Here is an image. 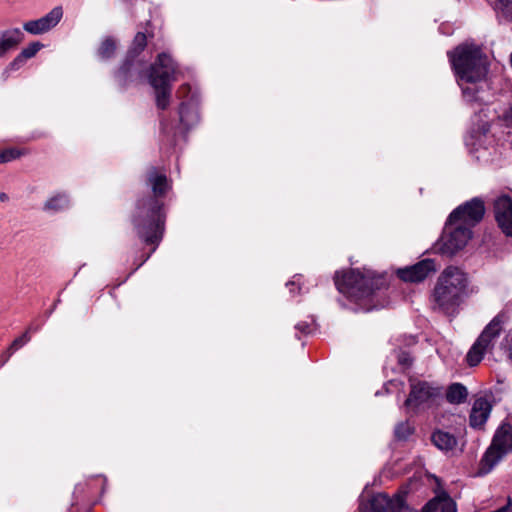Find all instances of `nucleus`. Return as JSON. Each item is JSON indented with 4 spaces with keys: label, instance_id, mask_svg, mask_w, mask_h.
Here are the masks:
<instances>
[{
    "label": "nucleus",
    "instance_id": "obj_1",
    "mask_svg": "<svg viewBox=\"0 0 512 512\" xmlns=\"http://www.w3.org/2000/svg\"><path fill=\"white\" fill-rule=\"evenodd\" d=\"M147 185L151 188L153 196L138 201L133 223L137 234L148 244H158L162 238L165 215L162 212L163 197L170 189V183L165 172L155 167L147 171Z\"/></svg>",
    "mask_w": 512,
    "mask_h": 512
},
{
    "label": "nucleus",
    "instance_id": "obj_2",
    "mask_svg": "<svg viewBox=\"0 0 512 512\" xmlns=\"http://www.w3.org/2000/svg\"><path fill=\"white\" fill-rule=\"evenodd\" d=\"M448 56L464 97L469 101L474 100L475 89L469 84L476 85L485 79L488 71L486 56L479 47L468 44L458 46Z\"/></svg>",
    "mask_w": 512,
    "mask_h": 512
},
{
    "label": "nucleus",
    "instance_id": "obj_3",
    "mask_svg": "<svg viewBox=\"0 0 512 512\" xmlns=\"http://www.w3.org/2000/svg\"><path fill=\"white\" fill-rule=\"evenodd\" d=\"M468 277L460 268L449 266L437 279L431 301L435 311L454 314L467 295Z\"/></svg>",
    "mask_w": 512,
    "mask_h": 512
},
{
    "label": "nucleus",
    "instance_id": "obj_4",
    "mask_svg": "<svg viewBox=\"0 0 512 512\" xmlns=\"http://www.w3.org/2000/svg\"><path fill=\"white\" fill-rule=\"evenodd\" d=\"M335 285L340 293L346 295L359 304L362 310L371 311L377 306L374 304V275L371 271L362 273L350 270L342 275H335Z\"/></svg>",
    "mask_w": 512,
    "mask_h": 512
},
{
    "label": "nucleus",
    "instance_id": "obj_5",
    "mask_svg": "<svg viewBox=\"0 0 512 512\" xmlns=\"http://www.w3.org/2000/svg\"><path fill=\"white\" fill-rule=\"evenodd\" d=\"M180 71L177 65L167 53L158 55L154 64L150 66L148 79L155 89L156 104L160 109H166L169 105L171 84L176 81Z\"/></svg>",
    "mask_w": 512,
    "mask_h": 512
},
{
    "label": "nucleus",
    "instance_id": "obj_6",
    "mask_svg": "<svg viewBox=\"0 0 512 512\" xmlns=\"http://www.w3.org/2000/svg\"><path fill=\"white\" fill-rule=\"evenodd\" d=\"M504 324L505 316L498 314L485 326L466 355V361L470 367L477 366L485 354L492 351L504 329Z\"/></svg>",
    "mask_w": 512,
    "mask_h": 512
},
{
    "label": "nucleus",
    "instance_id": "obj_7",
    "mask_svg": "<svg viewBox=\"0 0 512 512\" xmlns=\"http://www.w3.org/2000/svg\"><path fill=\"white\" fill-rule=\"evenodd\" d=\"M510 451H512V422L505 420L497 429L490 447L480 462L479 473H489L501 458Z\"/></svg>",
    "mask_w": 512,
    "mask_h": 512
},
{
    "label": "nucleus",
    "instance_id": "obj_8",
    "mask_svg": "<svg viewBox=\"0 0 512 512\" xmlns=\"http://www.w3.org/2000/svg\"><path fill=\"white\" fill-rule=\"evenodd\" d=\"M472 231L449 217L440 239L436 243V250L447 256H452L462 250L471 239Z\"/></svg>",
    "mask_w": 512,
    "mask_h": 512
},
{
    "label": "nucleus",
    "instance_id": "obj_9",
    "mask_svg": "<svg viewBox=\"0 0 512 512\" xmlns=\"http://www.w3.org/2000/svg\"><path fill=\"white\" fill-rule=\"evenodd\" d=\"M410 393L404 405L409 410L429 404L441 395V388L427 381L410 380Z\"/></svg>",
    "mask_w": 512,
    "mask_h": 512
},
{
    "label": "nucleus",
    "instance_id": "obj_10",
    "mask_svg": "<svg viewBox=\"0 0 512 512\" xmlns=\"http://www.w3.org/2000/svg\"><path fill=\"white\" fill-rule=\"evenodd\" d=\"M485 213L484 203L479 198H474L456 208L451 214L452 221H457L463 226H468L471 230L478 224Z\"/></svg>",
    "mask_w": 512,
    "mask_h": 512
},
{
    "label": "nucleus",
    "instance_id": "obj_11",
    "mask_svg": "<svg viewBox=\"0 0 512 512\" xmlns=\"http://www.w3.org/2000/svg\"><path fill=\"white\" fill-rule=\"evenodd\" d=\"M362 512H410L401 496L390 499L386 494L375 495Z\"/></svg>",
    "mask_w": 512,
    "mask_h": 512
},
{
    "label": "nucleus",
    "instance_id": "obj_12",
    "mask_svg": "<svg viewBox=\"0 0 512 512\" xmlns=\"http://www.w3.org/2000/svg\"><path fill=\"white\" fill-rule=\"evenodd\" d=\"M435 271L436 266L434 261L425 259L410 267L399 269L397 275L405 282L417 283L423 281Z\"/></svg>",
    "mask_w": 512,
    "mask_h": 512
},
{
    "label": "nucleus",
    "instance_id": "obj_13",
    "mask_svg": "<svg viewBox=\"0 0 512 512\" xmlns=\"http://www.w3.org/2000/svg\"><path fill=\"white\" fill-rule=\"evenodd\" d=\"M494 211L503 233L512 237V199L507 195H501L495 200Z\"/></svg>",
    "mask_w": 512,
    "mask_h": 512
},
{
    "label": "nucleus",
    "instance_id": "obj_14",
    "mask_svg": "<svg viewBox=\"0 0 512 512\" xmlns=\"http://www.w3.org/2000/svg\"><path fill=\"white\" fill-rule=\"evenodd\" d=\"M24 34L19 28H11L0 31V58L15 50L23 41Z\"/></svg>",
    "mask_w": 512,
    "mask_h": 512
},
{
    "label": "nucleus",
    "instance_id": "obj_15",
    "mask_svg": "<svg viewBox=\"0 0 512 512\" xmlns=\"http://www.w3.org/2000/svg\"><path fill=\"white\" fill-rule=\"evenodd\" d=\"M491 412L490 403L484 399H477L471 409L470 413V425L473 428H481L487 421Z\"/></svg>",
    "mask_w": 512,
    "mask_h": 512
},
{
    "label": "nucleus",
    "instance_id": "obj_16",
    "mask_svg": "<svg viewBox=\"0 0 512 512\" xmlns=\"http://www.w3.org/2000/svg\"><path fill=\"white\" fill-rule=\"evenodd\" d=\"M147 44L146 35L142 32H138L132 42V45L128 51L127 59L121 68L123 74H127L134 66L133 60L144 50Z\"/></svg>",
    "mask_w": 512,
    "mask_h": 512
},
{
    "label": "nucleus",
    "instance_id": "obj_17",
    "mask_svg": "<svg viewBox=\"0 0 512 512\" xmlns=\"http://www.w3.org/2000/svg\"><path fill=\"white\" fill-rule=\"evenodd\" d=\"M43 47L40 42H32L27 47L23 48L22 51L9 63L7 70L16 71L20 69L25 62L34 57L37 52Z\"/></svg>",
    "mask_w": 512,
    "mask_h": 512
},
{
    "label": "nucleus",
    "instance_id": "obj_18",
    "mask_svg": "<svg viewBox=\"0 0 512 512\" xmlns=\"http://www.w3.org/2000/svg\"><path fill=\"white\" fill-rule=\"evenodd\" d=\"M457 512L456 503L446 494H442L429 501L422 512Z\"/></svg>",
    "mask_w": 512,
    "mask_h": 512
},
{
    "label": "nucleus",
    "instance_id": "obj_19",
    "mask_svg": "<svg viewBox=\"0 0 512 512\" xmlns=\"http://www.w3.org/2000/svg\"><path fill=\"white\" fill-rule=\"evenodd\" d=\"M432 443L441 451L449 452L456 448L457 439L456 437L446 431L436 430L431 435Z\"/></svg>",
    "mask_w": 512,
    "mask_h": 512
},
{
    "label": "nucleus",
    "instance_id": "obj_20",
    "mask_svg": "<svg viewBox=\"0 0 512 512\" xmlns=\"http://www.w3.org/2000/svg\"><path fill=\"white\" fill-rule=\"evenodd\" d=\"M70 201L66 194L58 193L50 197L43 206L44 211L50 213L60 212L69 207Z\"/></svg>",
    "mask_w": 512,
    "mask_h": 512
},
{
    "label": "nucleus",
    "instance_id": "obj_21",
    "mask_svg": "<svg viewBox=\"0 0 512 512\" xmlns=\"http://www.w3.org/2000/svg\"><path fill=\"white\" fill-rule=\"evenodd\" d=\"M467 397V388L460 383L451 384L446 391V399L451 404L464 403Z\"/></svg>",
    "mask_w": 512,
    "mask_h": 512
},
{
    "label": "nucleus",
    "instance_id": "obj_22",
    "mask_svg": "<svg viewBox=\"0 0 512 512\" xmlns=\"http://www.w3.org/2000/svg\"><path fill=\"white\" fill-rule=\"evenodd\" d=\"M63 17V9L61 6H56L52 10H50L47 14L40 17L42 22L48 31L52 30L57 24L61 21Z\"/></svg>",
    "mask_w": 512,
    "mask_h": 512
},
{
    "label": "nucleus",
    "instance_id": "obj_23",
    "mask_svg": "<svg viewBox=\"0 0 512 512\" xmlns=\"http://www.w3.org/2000/svg\"><path fill=\"white\" fill-rule=\"evenodd\" d=\"M23 29L27 33L32 34V35H41V34L49 32L40 18L35 19V20L26 21L23 24Z\"/></svg>",
    "mask_w": 512,
    "mask_h": 512
},
{
    "label": "nucleus",
    "instance_id": "obj_24",
    "mask_svg": "<svg viewBox=\"0 0 512 512\" xmlns=\"http://www.w3.org/2000/svg\"><path fill=\"white\" fill-rule=\"evenodd\" d=\"M180 121L184 125H191L198 120L197 113L193 110L190 111L186 103H182L179 108Z\"/></svg>",
    "mask_w": 512,
    "mask_h": 512
},
{
    "label": "nucleus",
    "instance_id": "obj_25",
    "mask_svg": "<svg viewBox=\"0 0 512 512\" xmlns=\"http://www.w3.org/2000/svg\"><path fill=\"white\" fill-rule=\"evenodd\" d=\"M116 50V43L111 38H106L98 49V55L101 59L110 58Z\"/></svg>",
    "mask_w": 512,
    "mask_h": 512
},
{
    "label": "nucleus",
    "instance_id": "obj_26",
    "mask_svg": "<svg viewBox=\"0 0 512 512\" xmlns=\"http://www.w3.org/2000/svg\"><path fill=\"white\" fill-rule=\"evenodd\" d=\"M495 10L498 15L512 19V0H498L495 5Z\"/></svg>",
    "mask_w": 512,
    "mask_h": 512
},
{
    "label": "nucleus",
    "instance_id": "obj_27",
    "mask_svg": "<svg viewBox=\"0 0 512 512\" xmlns=\"http://www.w3.org/2000/svg\"><path fill=\"white\" fill-rule=\"evenodd\" d=\"M395 436L399 440H406L413 432V427L408 421L401 422L395 427Z\"/></svg>",
    "mask_w": 512,
    "mask_h": 512
},
{
    "label": "nucleus",
    "instance_id": "obj_28",
    "mask_svg": "<svg viewBox=\"0 0 512 512\" xmlns=\"http://www.w3.org/2000/svg\"><path fill=\"white\" fill-rule=\"evenodd\" d=\"M20 152L15 149H6L0 152V164L17 159Z\"/></svg>",
    "mask_w": 512,
    "mask_h": 512
},
{
    "label": "nucleus",
    "instance_id": "obj_29",
    "mask_svg": "<svg viewBox=\"0 0 512 512\" xmlns=\"http://www.w3.org/2000/svg\"><path fill=\"white\" fill-rule=\"evenodd\" d=\"M29 341H30V336H29L28 332H25L24 334H22L20 337L16 338L12 342L9 350L11 352H14V351L18 350L19 348H21L22 346H24Z\"/></svg>",
    "mask_w": 512,
    "mask_h": 512
},
{
    "label": "nucleus",
    "instance_id": "obj_30",
    "mask_svg": "<svg viewBox=\"0 0 512 512\" xmlns=\"http://www.w3.org/2000/svg\"><path fill=\"white\" fill-rule=\"evenodd\" d=\"M503 348L512 361V329L508 331L503 341Z\"/></svg>",
    "mask_w": 512,
    "mask_h": 512
},
{
    "label": "nucleus",
    "instance_id": "obj_31",
    "mask_svg": "<svg viewBox=\"0 0 512 512\" xmlns=\"http://www.w3.org/2000/svg\"><path fill=\"white\" fill-rule=\"evenodd\" d=\"M398 362L404 368L409 367L411 365V357L407 352H399L397 354Z\"/></svg>",
    "mask_w": 512,
    "mask_h": 512
},
{
    "label": "nucleus",
    "instance_id": "obj_32",
    "mask_svg": "<svg viewBox=\"0 0 512 512\" xmlns=\"http://www.w3.org/2000/svg\"><path fill=\"white\" fill-rule=\"evenodd\" d=\"M296 329L304 334L310 333L311 331L310 325L308 323H298L296 325Z\"/></svg>",
    "mask_w": 512,
    "mask_h": 512
},
{
    "label": "nucleus",
    "instance_id": "obj_33",
    "mask_svg": "<svg viewBox=\"0 0 512 512\" xmlns=\"http://www.w3.org/2000/svg\"><path fill=\"white\" fill-rule=\"evenodd\" d=\"M506 118H507V120L512 122V104L509 107L508 111L506 112Z\"/></svg>",
    "mask_w": 512,
    "mask_h": 512
},
{
    "label": "nucleus",
    "instance_id": "obj_34",
    "mask_svg": "<svg viewBox=\"0 0 512 512\" xmlns=\"http://www.w3.org/2000/svg\"><path fill=\"white\" fill-rule=\"evenodd\" d=\"M8 200H9V196L6 193H4V192L0 193V201L1 202H7Z\"/></svg>",
    "mask_w": 512,
    "mask_h": 512
},
{
    "label": "nucleus",
    "instance_id": "obj_35",
    "mask_svg": "<svg viewBox=\"0 0 512 512\" xmlns=\"http://www.w3.org/2000/svg\"><path fill=\"white\" fill-rule=\"evenodd\" d=\"M188 89H189L188 85H183L179 89V93L182 94V93L186 92Z\"/></svg>",
    "mask_w": 512,
    "mask_h": 512
},
{
    "label": "nucleus",
    "instance_id": "obj_36",
    "mask_svg": "<svg viewBox=\"0 0 512 512\" xmlns=\"http://www.w3.org/2000/svg\"><path fill=\"white\" fill-rule=\"evenodd\" d=\"M287 285H288V286H292V287H294V286H295V282H294V281H291V282H289Z\"/></svg>",
    "mask_w": 512,
    "mask_h": 512
}]
</instances>
